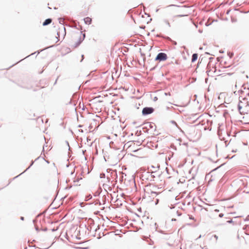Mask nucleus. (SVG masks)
Masks as SVG:
<instances>
[{
  "label": "nucleus",
  "mask_w": 249,
  "mask_h": 249,
  "mask_svg": "<svg viewBox=\"0 0 249 249\" xmlns=\"http://www.w3.org/2000/svg\"><path fill=\"white\" fill-rule=\"evenodd\" d=\"M24 172H22V173H20V175H22V174L24 173Z\"/></svg>",
  "instance_id": "obj_35"
},
{
  "label": "nucleus",
  "mask_w": 249,
  "mask_h": 249,
  "mask_svg": "<svg viewBox=\"0 0 249 249\" xmlns=\"http://www.w3.org/2000/svg\"><path fill=\"white\" fill-rule=\"evenodd\" d=\"M164 21L169 27H170V23L167 20H164Z\"/></svg>",
  "instance_id": "obj_17"
},
{
  "label": "nucleus",
  "mask_w": 249,
  "mask_h": 249,
  "mask_svg": "<svg viewBox=\"0 0 249 249\" xmlns=\"http://www.w3.org/2000/svg\"><path fill=\"white\" fill-rule=\"evenodd\" d=\"M218 216H219V217L221 218V217H223L224 214H223V213H220V214H219V215H218Z\"/></svg>",
  "instance_id": "obj_19"
},
{
  "label": "nucleus",
  "mask_w": 249,
  "mask_h": 249,
  "mask_svg": "<svg viewBox=\"0 0 249 249\" xmlns=\"http://www.w3.org/2000/svg\"><path fill=\"white\" fill-rule=\"evenodd\" d=\"M24 172H22V173H20V175H22V174L24 173Z\"/></svg>",
  "instance_id": "obj_32"
},
{
  "label": "nucleus",
  "mask_w": 249,
  "mask_h": 249,
  "mask_svg": "<svg viewBox=\"0 0 249 249\" xmlns=\"http://www.w3.org/2000/svg\"><path fill=\"white\" fill-rule=\"evenodd\" d=\"M66 142L67 144L68 145V146H69V148H70V146H69V144L68 142L66 141Z\"/></svg>",
  "instance_id": "obj_24"
},
{
  "label": "nucleus",
  "mask_w": 249,
  "mask_h": 249,
  "mask_svg": "<svg viewBox=\"0 0 249 249\" xmlns=\"http://www.w3.org/2000/svg\"><path fill=\"white\" fill-rule=\"evenodd\" d=\"M85 151H86V150H83V151H82V152H83V154H84V153H85Z\"/></svg>",
  "instance_id": "obj_29"
},
{
  "label": "nucleus",
  "mask_w": 249,
  "mask_h": 249,
  "mask_svg": "<svg viewBox=\"0 0 249 249\" xmlns=\"http://www.w3.org/2000/svg\"><path fill=\"white\" fill-rule=\"evenodd\" d=\"M157 189V188L156 187H153V190H152L150 193V196L151 197H154L155 196H157V195H159L160 194V193H158L156 191V189Z\"/></svg>",
  "instance_id": "obj_5"
},
{
  "label": "nucleus",
  "mask_w": 249,
  "mask_h": 249,
  "mask_svg": "<svg viewBox=\"0 0 249 249\" xmlns=\"http://www.w3.org/2000/svg\"><path fill=\"white\" fill-rule=\"evenodd\" d=\"M199 32L200 33H201V32H202V31H201V30H199Z\"/></svg>",
  "instance_id": "obj_38"
},
{
  "label": "nucleus",
  "mask_w": 249,
  "mask_h": 249,
  "mask_svg": "<svg viewBox=\"0 0 249 249\" xmlns=\"http://www.w3.org/2000/svg\"><path fill=\"white\" fill-rule=\"evenodd\" d=\"M249 100L247 95L245 97L239 96L238 109L241 114L248 113L249 112Z\"/></svg>",
  "instance_id": "obj_1"
},
{
  "label": "nucleus",
  "mask_w": 249,
  "mask_h": 249,
  "mask_svg": "<svg viewBox=\"0 0 249 249\" xmlns=\"http://www.w3.org/2000/svg\"><path fill=\"white\" fill-rule=\"evenodd\" d=\"M85 23L87 24H90L91 22V18L89 17L85 18L84 19Z\"/></svg>",
  "instance_id": "obj_8"
},
{
  "label": "nucleus",
  "mask_w": 249,
  "mask_h": 249,
  "mask_svg": "<svg viewBox=\"0 0 249 249\" xmlns=\"http://www.w3.org/2000/svg\"><path fill=\"white\" fill-rule=\"evenodd\" d=\"M148 126L151 128H154L155 127V125L154 124L148 123ZM155 129V128H154Z\"/></svg>",
  "instance_id": "obj_13"
},
{
  "label": "nucleus",
  "mask_w": 249,
  "mask_h": 249,
  "mask_svg": "<svg viewBox=\"0 0 249 249\" xmlns=\"http://www.w3.org/2000/svg\"><path fill=\"white\" fill-rule=\"evenodd\" d=\"M167 39L169 40H170L172 43L175 45H177V42H176L175 41H174V40H172L169 37H167Z\"/></svg>",
  "instance_id": "obj_14"
},
{
  "label": "nucleus",
  "mask_w": 249,
  "mask_h": 249,
  "mask_svg": "<svg viewBox=\"0 0 249 249\" xmlns=\"http://www.w3.org/2000/svg\"><path fill=\"white\" fill-rule=\"evenodd\" d=\"M182 16H183V15H178V17H182Z\"/></svg>",
  "instance_id": "obj_30"
},
{
  "label": "nucleus",
  "mask_w": 249,
  "mask_h": 249,
  "mask_svg": "<svg viewBox=\"0 0 249 249\" xmlns=\"http://www.w3.org/2000/svg\"><path fill=\"white\" fill-rule=\"evenodd\" d=\"M167 58V54L164 53H160L157 55L155 60H159L160 61H164Z\"/></svg>",
  "instance_id": "obj_2"
},
{
  "label": "nucleus",
  "mask_w": 249,
  "mask_h": 249,
  "mask_svg": "<svg viewBox=\"0 0 249 249\" xmlns=\"http://www.w3.org/2000/svg\"><path fill=\"white\" fill-rule=\"evenodd\" d=\"M92 198V196L90 195L86 197V200H89Z\"/></svg>",
  "instance_id": "obj_16"
},
{
  "label": "nucleus",
  "mask_w": 249,
  "mask_h": 249,
  "mask_svg": "<svg viewBox=\"0 0 249 249\" xmlns=\"http://www.w3.org/2000/svg\"><path fill=\"white\" fill-rule=\"evenodd\" d=\"M158 202H159V199H157L156 202V204H157Z\"/></svg>",
  "instance_id": "obj_23"
},
{
  "label": "nucleus",
  "mask_w": 249,
  "mask_h": 249,
  "mask_svg": "<svg viewBox=\"0 0 249 249\" xmlns=\"http://www.w3.org/2000/svg\"><path fill=\"white\" fill-rule=\"evenodd\" d=\"M59 31L57 32V36H58V37H56L57 38H58V37H60V30H61L62 32L63 31L64 32V36H65L66 35V30H65V28L64 27V26H62V28L61 29L60 28L59 29Z\"/></svg>",
  "instance_id": "obj_6"
},
{
  "label": "nucleus",
  "mask_w": 249,
  "mask_h": 249,
  "mask_svg": "<svg viewBox=\"0 0 249 249\" xmlns=\"http://www.w3.org/2000/svg\"><path fill=\"white\" fill-rule=\"evenodd\" d=\"M33 163H34V161H32L30 165L29 166V167L28 168H27L26 170L24 172H25L27 170H28L33 164Z\"/></svg>",
  "instance_id": "obj_18"
},
{
  "label": "nucleus",
  "mask_w": 249,
  "mask_h": 249,
  "mask_svg": "<svg viewBox=\"0 0 249 249\" xmlns=\"http://www.w3.org/2000/svg\"><path fill=\"white\" fill-rule=\"evenodd\" d=\"M247 95L248 100L249 101V94H247Z\"/></svg>",
  "instance_id": "obj_26"
},
{
  "label": "nucleus",
  "mask_w": 249,
  "mask_h": 249,
  "mask_svg": "<svg viewBox=\"0 0 249 249\" xmlns=\"http://www.w3.org/2000/svg\"><path fill=\"white\" fill-rule=\"evenodd\" d=\"M165 95H169L170 96V95H171V94H170V92H165Z\"/></svg>",
  "instance_id": "obj_20"
},
{
  "label": "nucleus",
  "mask_w": 249,
  "mask_h": 249,
  "mask_svg": "<svg viewBox=\"0 0 249 249\" xmlns=\"http://www.w3.org/2000/svg\"><path fill=\"white\" fill-rule=\"evenodd\" d=\"M85 37V34H83V39H81V38L79 39V41L76 43L75 47H77V46H79L81 43L82 41L84 40Z\"/></svg>",
  "instance_id": "obj_11"
},
{
  "label": "nucleus",
  "mask_w": 249,
  "mask_h": 249,
  "mask_svg": "<svg viewBox=\"0 0 249 249\" xmlns=\"http://www.w3.org/2000/svg\"><path fill=\"white\" fill-rule=\"evenodd\" d=\"M52 19L51 18H47L46 19L43 23V26H46L49 25L52 22Z\"/></svg>",
  "instance_id": "obj_7"
},
{
  "label": "nucleus",
  "mask_w": 249,
  "mask_h": 249,
  "mask_svg": "<svg viewBox=\"0 0 249 249\" xmlns=\"http://www.w3.org/2000/svg\"><path fill=\"white\" fill-rule=\"evenodd\" d=\"M24 172H22V173H20V175H22V174L24 173Z\"/></svg>",
  "instance_id": "obj_34"
},
{
  "label": "nucleus",
  "mask_w": 249,
  "mask_h": 249,
  "mask_svg": "<svg viewBox=\"0 0 249 249\" xmlns=\"http://www.w3.org/2000/svg\"><path fill=\"white\" fill-rule=\"evenodd\" d=\"M156 99H157V97H155V100H156Z\"/></svg>",
  "instance_id": "obj_36"
},
{
  "label": "nucleus",
  "mask_w": 249,
  "mask_h": 249,
  "mask_svg": "<svg viewBox=\"0 0 249 249\" xmlns=\"http://www.w3.org/2000/svg\"><path fill=\"white\" fill-rule=\"evenodd\" d=\"M155 173V172H152L151 173L146 172L145 176L147 177V179H149L150 180H154V178H155V176L154 175ZM142 177H144V175H143Z\"/></svg>",
  "instance_id": "obj_4"
},
{
  "label": "nucleus",
  "mask_w": 249,
  "mask_h": 249,
  "mask_svg": "<svg viewBox=\"0 0 249 249\" xmlns=\"http://www.w3.org/2000/svg\"><path fill=\"white\" fill-rule=\"evenodd\" d=\"M36 230L38 231L39 230V229L37 227H36Z\"/></svg>",
  "instance_id": "obj_25"
},
{
  "label": "nucleus",
  "mask_w": 249,
  "mask_h": 249,
  "mask_svg": "<svg viewBox=\"0 0 249 249\" xmlns=\"http://www.w3.org/2000/svg\"><path fill=\"white\" fill-rule=\"evenodd\" d=\"M227 223H232L233 225H236V224H240L241 222H238V221H235V220H233L232 219H231V220H228L227 221Z\"/></svg>",
  "instance_id": "obj_9"
},
{
  "label": "nucleus",
  "mask_w": 249,
  "mask_h": 249,
  "mask_svg": "<svg viewBox=\"0 0 249 249\" xmlns=\"http://www.w3.org/2000/svg\"><path fill=\"white\" fill-rule=\"evenodd\" d=\"M24 172H22V173H20V175H22V174L24 173Z\"/></svg>",
  "instance_id": "obj_33"
},
{
  "label": "nucleus",
  "mask_w": 249,
  "mask_h": 249,
  "mask_svg": "<svg viewBox=\"0 0 249 249\" xmlns=\"http://www.w3.org/2000/svg\"><path fill=\"white\" fill-rule=\"evenodd\" d=\"M112 174L114 173L115 175H117V173L116 171H113L112 173Z\"/></svg>",
  "instance_id": "obj_21"
},
{
  "label": "nucleus",
  "mask_w": 249,
  "mask_h": 249,
  "mask_svg": "<svg viewBox=\"0 0 249 249\" xmlns=\"http://www.w3.org/2000/svg\"><path fill=\"white\" fill-rule=\"evenodd\" d=\"M72 104L71 99L70 101L69 102V104Z\"/></svg>",
  "instance_id": "obj_27"
},
{
  "label": "nucleus",
  "mask_w": 249,
  "mask_h": 249,
  "mask_svg": "<svg viewBox=\"0 0 249 249\" xmlns=\"http://www.w3.org/2000/svg\"><path fill=\"white\" fill-rule=\"evenodd\" d=\"M171 123H172V124H175L177 127H178V129H180V128L179 127V126L176 123V122L174 121H171Z\"/></svg>",
  "instance_id": "obj_15"
},
{
  "label": "nucleus",
  "mask_w": 249,
  "mask_h": 249,
  "mask_svg": "<svg viewBox=\"0 0 249 249\" xmlns=\"http://www.w3.org/2000/svg\"><path fill=\"white\" fill-rule=\"evenodd\" d=\"M197 57H198V54L197 53L193 54L192 57V60H191L192 62L193 63V62H195L197 60Z\"/></svg>",
  "instance_id": "obj_10"
},
{
  "label": "nucleus",
  "mask_w": 249,
  "mask_h": 249,
  "mask_svg": "<svg viewBox=\"0 0 249 249\" xmlns=\"http://www.w3.org/2000/svg\"><path fill=\"white\" fill-rule=\"evenodd\" d=\"M244 230L245 231L246 233L249 235V225H246L244 228Z\"/></svg>",
  "instance_id": "obj_12"
},
{
  "label": "nucleus",
  "mask_w": 249,
  "mask_h": 249,
  "mask_svg": "<svg viewBox=\"0 0 249 249\" xmlns=\"http://www.w3.org/2000/svg\"><path fill=\"white\" fill-rule=\"evenodd\" d=\"M154 109L152 107H144L142 111V114L143 115H147L153 113Z\"/></svg>",
  "instance_id": "obj_3"
},
{
  "label": "nucleus",
  "mask_w": 249,
  "mask_h": 249,
  "mask_svg": "<svg viewBox=\"0 0 249 249\" xmlns=\"http://www.w3.org/2000/svg\"><path fill=\"white\" fill-rule=\"evenodd\" d=\"M20 219H21V220H24V217H23V216H21V217H20Z\"/></svg>",
  "instance_id": "obj_22"
},
{
  "label": "nucleus",
  "mask_w": 249,
  "mask_h": 249,
  "mask_svg": "<svg viewBox=\"0 0 249 249\" xmlns=\"http://www.w3.org/2000/svg\"><path fill=\"white\" fill-rule=\"evenodd\" d=\"M156 99H157V97H155V100H156Z\"/></svg>",
  "instance_id": "obj_37"
},
{
  "label": "nucleus",
  "mask_w": 249,
  "mask_h": 249,
  "mask_svg": "<svg viewBox=\"0 0 249 249\" xmlns=\"http://www.w3.org/2000/svg\"><path fill=\"white\" fill-rule=\"evenodd\" d=\"M237 218H238V217H234V219H237Z\"/></svg>",
  "instance_id": "obj_31"
},
{
  "label": "nucleus",
  "mask_w": 249,
  "mask_h": 249,
  "mask_svg": "<svg viewBox=\"0 0 249 249\" xmlns=\"http://www.w3.org/2000/svg\"><path fill=\"white\" fill-rule=\"evenodd\" d=\"M214 211L216 212H219V210L217 209L215 210Z\"/></svg>",
  "instance_id": "obj_28"
}]
</instances>
